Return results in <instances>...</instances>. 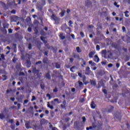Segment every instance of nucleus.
Returning <instances> with one entry per match:
<instances>
[{
    "instance_id": "nucleus-1",
    "label": "nucleus",
    "mask_w": 130,
    "mask_h": 130,
    "mask_svg": "<svg viewBox=\"0 0 130 130\" xmlns=\"http://www.w3.org/2000/svg\"><path fill=\"white\" fill-rule=\"evenodd\" d=\"M51 18L54 20L55 24H59V22H60V18L55 16V14H52V15L51 16Z\"/></svg>"
},
{
    "instance_id": "nucleus-2",
    "label": "nucleus",
    "mask_w": 130,
    "mask_h": 130,
    "mask_svg": "<svg viewBox=\"0 0 130 130\" xmlns=\"http://www.w3.org/2000/svg\"><path fill=\"white\" fill-rule=\"evenodd\" d=\"M93 128H96V130H102V127L101 125L96 126L94 124H93L92 126H89V129H93Z\"/></svg>"
},
{
    "instance_id": "nucleus-3",
    "label": "nucleus",
    "mask_w": 130,
    "mask_h": 130,
    "mask_svg": "<svg viewBox=\"0 0 130 130\" xmlns=\"http://www.w3.org/2000/svg\"><path fill=\"white\" fill-rule=\"evenodd\" d=\"M85 6L87 8H92V7H93L92 2L89 0H87L85 2Z\"/></svg>"
},
{
    "instance_id": "nucleus-4",
    "label": "nucleus",
    "mask_w": 130,
    "mask_h": 130,
    "mask_svg": "<svg viewBox=\"0 0 130 130\" xmlns=\"http://www.w3.org/2000/svg\"><path fill=\"white\" fill-rule=\"evenodd\" d=\"M36 8L38 11H42L43 10V6L40 3H37Z\"/></svg>"
},
{
    "instance_id": "nucleus-5",
    "label": "nucleus",
    "mask_w": 130,
    "mask_h": 130,
    "mask_svg": "<svg viewBox=\"0 0 130 130\" xmlns=\"http://www.w3.org/2000/svg\"><path fill=\"white\" fill-rule=\"evenodd\" d=\"M85 75H91L92 74V71H91V70H90V67H86V69H85Z\"/></svg>"
},
{
    "instance_id": "nucleus-6",
    "label": "nucleus",
    "mask_w": 130,
    "mask_h": 130,
    "mask_svg": "<svg viewBox=\"0 0 130 130\" xmlns=\"http://www.w3.org/2000/svg\"><path fill=\"white\" fill-rule=\"evenodd\" d=\"M40 124L41 125H42L43 124H45V123H47V120H46L45 119H41L40 120Z\"/></svg>"
},
{
    "instance_id": "nucleus-7",
    "label": "nucleus",
    "mask_w": 130,
    "mask_h": 130,
    "mask_svg": "<svg viewBox=\"0 0 130 130\" xmlns=\"http://www.w3.org/2000/svg\"><path fill=\"white\" fill-rule=\"evenodd\" d=\"M102 86H104V83H103V82L102 81H99L97 88L98 89H100V88H101Z\"/></svg>"
},
{
    "instance_id": "nucleus-8",
    "label": "nucleus",
    "mask_w": 130,
    "mask_h": 130,
    "mask_svg": "<svg viewBox=\"0 0 130 130\" xmlns=\"http://www.w3.org/2000/svg\"><path fill=\"white\" fill-rule=\"evenodd\" d=\"M32 73L34 74V75H37V74L39 73V70H37L36 67H34L32 68Z\"/></svg>"
},
{
    "instance_id": "nucleus-9",
    "label": "nucleus",
    "mask_w": 130,
    "mask_h": 130,
    "mask_svg": "<svg viewBox=\"0 0 130 130\" xmlns=\"http://www.w3.org/2000/svg\"><path fill=\"white\" fill-rule=\"evenodd\" d=\"M102 54L104 55L105 58H106V56H107V51L106 50H103L102 51Z\"/></svg>"
},
{
    "instance_id": "nucleus-10",
    "label": "nucleus",
    "mask_w": 130,
    "mask_h": 130,
    "mask_svg": "<svg viewBox=\"0 0 130 130\" xmlns=\"http://www.w3.org/2000/svg\"><path fill=\"white\" fill-rule=\"evenodd\" d=\"M26 64L27 68H29L31 67V61L30 60H26Z\"/></svg>"
},
{
    "instance_id": "nucleus-11",
    "label": "nucleus",
    "mask_w": 130,
    "mask_h": 130,
    "mask_svg": "<svg viewBox=\"0 0 130 130\" xmlns=\"http://www.w3.org/2000/svg\"><path fill=\"white\" fill-rule=\"evenodd\" d=\"M100 60V59L99 58V57H98V55H95L94 56V61H95V62H99Z\"/></svg>"
},
{
    "instance_id": "nucleus-12",
    "label": "nucleus",
    "mask_w": 130,
    "mask_h": 130,
    "mask_svg": "<svg viewBox=\"0 0 130 130\" xmlns=\"http://www.w3.org/2000/svg\"><path fill=\"white\" fill-rule=\"evenodd\" d=\"M95 53V52L94 51L90 52L89 53V57H90V58H92V57H93V55H94Z\"/></svg>"
},
{
    "instance_id": "nucleus-13",
    "label": "nucleus",
    "mask_w": 130,
    "mask_h": 130,
    "mask_svg": "<svg viewBox=\"0 0 130 130\" xmlns=\"http://www.w3.org/2000/svg\"><path fill=\"white\" fill-rule=\"evenodd\" d=\"M90 84L92 86H96L97 85V83H96V81L94 80H90Z\"/></svg>"
},
{
    "instance_id": "nucleus-14",
    "label": "nucleus",
    "mask_w": 130,
    "mask_h": 130,
    "mask_svg": "<svg viewBox=\"0 0 130 130\" xmlns=\"http://www.w3.org/2000/svg\"><path fill=\"white\" fill-rule=\"evenodd\" d=\"M25 125L26 128L27 129L30 128V122L29 121H26Z\"/></svg>"
},
{
    "instance_id": "nucleus-15",
    "label": "nucleus",
    "mask_w": 130,
    "mask_h": 130,
    "mask_svg": "<svg viewBox=\"0 0 130 130\" xmlns=\"http://www.w3.org/2000/svg\"><path fill=\"white\" fill-rule=\"evenodd\" d=\"M45 78H47V80H51V77H50V74H49V73L46 74Z\"/></svg>"
},
{
    "instance_id": "nucleus-16",
    "label": "nucleus",
    "mask_w": 130,
    "mask_h": 130,
    "mask_svg": "<svg viewBox=\"0 0 130 130\" xmlns=\"http://www.w3.org/2000/svg\"><path fill=\"white\" fill-rule=\"evenodd\" d=\"M45 39L46 38L44 37H41V40L42 41H43L45 44H46V43H47V41H46Z\"/></svg>"
},
{
    "instance_id": "nucleus-17",
    "label": "nucleus",
    "mask_w": 130,
    "mask_h": 130,
    "mask_svg": "<svg viewBox=\"0 0 130 130\" xmlns=\"http://www.w3.org/2000/svg\"><path fill=\"white\" fill-rule=\"evenodd\" d=\"M43 62H44V63H48V59L47 58V57H45L43 59Z\"/></svg>"
},
{
    "instance_id": "nucleus-18",
    "label": "nucleus",
    "mask_w": 130,
    "mask_h": 130,
    "mask_svg": "<svg viewBox=\"0 0 130 130\" xmlns=\"http://www.w3.org/2000/svg\"><path fill=\"white\" fill-rule=\"evenodd\" d=\"M98 75H99V76H101L102 77V76H103V75H104L105 73L104 71H99L98 72Z\"/></svg>"
},
{
    "instance_id": "nucleus-19",
    "label": "nucleus",
    "mask_w": 130,
    "mask_h": 130,
    "mask_svg": "<svg viewBox=\"0 0 130 130\" xmlns=\"http://www.w3.org/2000/svg\"><path fill=\"white\" fill-rule=\"evenodd\" d=\"M3 26L4 29H6V28H9V24L7 23H3Z\"/></svg>"
},
{
    "instance_id": "nucleus-20",
    "label": "nucleus",
    "mask_w": 130,
    "mask_h": 130,
    "mask_svg": "<svg viewBox=\"0 0 130 130\" xmlns=\"http://www.w3.org/2000/svg\"><path fill=\"white\" fill-rule=\"evenodd\" d=\"M59 37L60 38V39H61L62 40H63V39H64V38H66V37L64 36H63V34L61 33L59 35Z\"/></svg>"
},
{
    "instance_id": "nucleus-21",
    "label": "nucleus",
    "mask_w": 130,
    "mask_h": 130,
    "mask_svg": "<svg viewBox=\"0 0 130 130\" xmlns=\"http://www.w3.org/2000/svg\"><path fill=\"white\" fill-rule=\"evenodd\" d=\"M40 87L42 90H44L45 88V85H44V83L43 82L41 83L40 84Z\"/></svg>"
},
{
    "instance_id": "nucleus-22",
    "label": "nucleus",
    "mask_w": 130,
    "mask_h": 130,
    "mask_svg": "<svg viewBox=\"0 0 130 130\" xmlns=\"http://www.w3.org/2000/svg\"><path fill=\"white\" fill-rule=\"evenodd\" d=\"M48 105L47 106L49 108H50V109H53V108H54V107H53V106H51L50 104L49 103V102H48Z\"/></svg>"
},
{
    "instance_id": "nucleus-23",
    "label": "nucleus",
    "mask_w": 130,
    "mask_h": 130,
    "mask_svg": "<svg viewBox=\"0 0 130 130\" xmlns=\"http://www.w3.org/2000/svg\"><path fill=\"white\" fill-rule=\"evenodd\" d=\"M129 12L128 11H126L124 13L125 14V16L127 18H128L129 17V15H128V13Z\"/></svg>"
},
{
    "instance_id": "nucleus-24",
    "label": "nucleus",
    "mask_w": 130,
    "mask_h": 130,
    "mask_svg": "<svg viewBox=\"0 0 130 130\" xmlns=\"http://www.w3.org/2000/svg\"><path fill=\"white\" fill-rule=\"evenodd\" d=\"M78 85H79V88H82V87H83V82H82L81 81H78Z\"/></svg>"
},
{
    "instance_id": "nucleus-25",
    "label": "nucleus",
    "mask_w": 130,
    "mask_h": 130,
    "mask_svg": "<svg viewBox=\"0 0 130 130\" xmlns=\"http://www.w3.org/2000/svg\"><path fill=\"white\" fill-rule=\"evenodd\" d=\"M95 103H94V102H92L91 103V108H92L93 109H94V108H95Z\"/></svg>"
},
{
    "instance_id": "nucleus-26",
    "label": "nucleus",
    "mask_w": 130,
    "mask_h": 130,
    "mask_svg": "<svg viewBox=\"0 0 130 130\" xmlns=\"http://www.w3.org/2000/svg\"><path fill=\"white\" fill-rule=\"evenodd\" d=\"M76 50L78 53H80V52H82V50L80 48V47H76Z\"/></svg>"
},
{
    "instance_id": "nucleus-27",
    "label": "nucleus",
    "mask_w": 130,
    "mask_h": 130,
    "mask_svg": "<svg viewBox=\"0 0 130 130\" xmlns=\"http://www.w3.org/2000/svg\"><path fill=\"white\" fill-rule=\"evenodd\" d=\"M61 14V17H63L64 16V14H66V10H62Z\"/></svg>"
},
{
    "instance_id": "nucleus-28",
    "label": "nucleus",
    "mask_w": 130,
    "mask_h": 130,
    "mask_svg": "<svg viewBox=\"0 0 130 130\" xmlns=\"http://www.w3.org/2000/svg\"><path fill=\"white\" fill-rule=\"evenodd\" d=\"M73 57H74L75 58H78V59H79V58H80V56H79L78 54H74L73 55Z\"/></svg>"
},
{
    "instance_id": "nucleus-29",
    "label": "nucleus",
    "mask_w": 130,
    "mask_h": 130,
    "mask_svg": "<svg viewBox=\"0 0 130 130\" xmlns=\"http://www.w3.org/2000/svg\"><path fill=\"white\" fill-rule=\"evenodd\" d=\"M41 4L42 5V6L43 7H44V6H45V5H46V2H45V0H42V3H41Z\"/></svg>"
},
{
    "instance_id": "nucleus-30",
    "label": "nucleus",
    "mask_w": 130,
    "mask_h": 130,
    "mask_svg": "<svg viewBox=\"0 0 130 130\" xmlns=\"http://www.w3.org/2000/svg\"><path fill=\"white\" fill-rule=\"evenodd\" d=\"M113 108H114V107H113V106H111L110 108V109H109L108 110V112H111V111H112V110H113Z\"/></svg>"
},
{
    "instance_id": "nucleus-31",
    "label": "nucleus",
    "mask_w": 130,
    "mask_h": 130,
    "mask_svg": "<svg viewBox=\"0 0 130 130\" xmlns=\"http://www.w3.org/2000/svg\"><path fill=\"white\" fill-rule=\"evenodd\" d=\"M55 67H56V69H60V64H59L58 63H55Z\"/></svg>"
},
{
    "instance_id": "nucleus-32",
    "label": "nucleus",
    "mask_w": 130,
    "mask_h": 130,
    "mask_svg": "<svg viewBox=\"0 0 130 130\" xmlns=\"http://www.w3.org/2000/svg\"><path fill=\"white\" fill-rule=\"evenodd\" d=\"M3 77V81H6L7 80L8 77L6 75H2Z\"/></svg>"
},
{
    "instance_id": "nucleus-33",
    "label": "nucleus",
    "mask_w": 130,
    "mask_h": 130,
    "mask_svg": "<svg viewBox=\"0 0 130 130\" xmlns=\"http://www.w3.org/2000/svg\"><path fill=\"white\" fill-rule=\"evenodd\" d=\"M0 118L1 119H4L5 118V115L4 114H0Z\"/></svg>"
},
{
    "instance_id": "nucleus-34",
    "label": "nucleus",
    "mask_w": 130,
    "mask_h": 130,
    "mask_svg": "<svg viewBox=\"0 0 130 130\" xmlns=\"http://www.w3.org/2000/svg\"><path fill=\"white\" fill-rule=\"evenodd\" d=\"M82 60L83 61V64H81V67H82L83 68H84V66H86V61H84V59H82Z\"/></svg>"
},
{
    "instance_id": "nucleus-35",
    "label": "nucleus",
    "mask_w": 130,
    "mask_h": 130,
    "mask_svg": "<svg viewBox=\"0 0 130 130\" xmlns=\"http://www.w3.org/2000/svg\"><path fill=\"white\" fill-rule=\"evenodd\" d=\"M116 117L118 119H119V120H120V119H121V115L118 116V115H116Z\"/></svg>"
},
{
    "instance_id": "nucleus-36",
    "label": "nucleus",
    "mask_w": 130,
    "mask_h": 130,
    "mask_svg": "<svg viewBox=\"0 0 130 130\" xmlns=\"http://www.w3.org/2000/svg\"><path fill=\"white\" fill-rule=\"evenodd\" d=\"M80 35L82 38H84L85 37V35L84 34V32L83 31L80 32Z\"/></svg>"
},
{
    "instance_id": "nucleus-37",
    "label": "nucleus",
    "mask_w": 130,
    "mask_h": 130,
    "mask_svg": "<svg viewBox=\"0 0 130 130\" xmlns=\"http://www.w3.org/2000/svg\"><path fill=\"white\" fill-rule=\"evenodd\" d=\"M28 49H29V50L32 49V44H31L30 43H29V44H28Z\"/></svg>"
},
{
    "instance_id": "nucleus-38",
    "label": "nucleus",
    "mask_w": 130,
    "mask_h": 130,
    "mask_svg": "<svg viewBox=\"0 0 130 130\" xmlns=\"http://www.w3.org/2000/svg\"><path fill=\"white\" fill-rule=\"evenodd\" d=\"M45 46L47 47V48H48V49H49L50 48V46L47 43L45 44Z\"/></svg>"
},
{
    "instance_id": "nucleus-39",
    "label": "nucleus",
    "mask_w": 130,
    "mask_h": 130,
    "mask_svg": "<svg viewBox=\"0 0 130 130\" xmlns=\"http://www.w3.org/2000/svg\"><path fill=\"white\" fill-rule=\"evenodd\" d=\"M96 50H100V46H99V45H97L96 46Z\"/></svg>"
},
{
    "instance_id": "nucleus-40",
    "label": "nucleus",
    "mask_w": 130,
    "mask_h": 130,
    "mask_svg": "<svg viewBox=\"0 0 130 130\" xmlns=\"http://www.w3.org/2000/svg\"><path fill=\"white\" fill-rule=\"evenodd\" d=\"M60 107L62 108V109H66V106L63 104L60 105Z\"/></svg>"
},
{
    "instance_id": "nucleus-41",
    "label": "nucleus",
    "mask_w": 130,
    "mask_h": 130,
    "mask_svg": "<svg viewBox=\"0 0 130 130\" xmlns=\"http://www.w3.org/2000/svg\"><path fill=\"white\" fill-rule=\"evenodd\" d=\"M8 32L9 33H10V34H12V33H13V29L10 28L8 29Z\"/></svg>"
},
{
    "instance_id": "nucleus-42",
    "label": "nucleus",
    "mask_w": 130,
    "mask_h": 130,
    "mask_svg": "<svg viewBox=\"0 0 130 130\" xmlns=\"http://www.w3.org/2000/svg\"><path fill=\"white\" fill-rule=\"evenodd\" d=\"M28 102H29V100H25L24 101V103L23 104H27V103H28Z\"/></svg>"
},
{
    "instance_id": "nucleus-43",
    "label": "nucleus",
    "mask_w": 130,
    "mask_h": 130,
    "mask_svg": "<svg viewBox=\"0 0 130 130\" xmlns=\"http://www.w3.org/2000/svg\"><path fill=\"white\" fill-rule=\"evenodd\" d=\"M27 31L28 32H31L32 31V28L31 27H28Z\"/></svg>"
},
{
    "instance_id": "nucleus-44",
    "label": "nucleus",
    "mask_w": 130,
    "mask_h": 130,
    "mask_svg": "<svg viewBox=\"0 0 130 130\" xmlns=\"http://www.w3.org/2000/svg\"><path fill=\"white\" fill-rule=\"evenodd\" d=\"M82 121L83 122H86V117H82Z\"/></svg>"
},
{
    "instance_id": "nucleus-45",
    "label": "nucleus",
    "mask_w": 130,
    "mask_h": 130,
    "mask_svg": "<svg viewBox=\"0 0 130 130\" xmlns=\"http://www.w3.org/2000/svg\"><path fill=\"white\" fill-rule=\"evenodd\" d=\"M108 68H112L113 67V64L112 63H110L108 65Z\"/></svg>"
},
{
    "instance_id": "nucleus-46",
    "label": "nucleus",
    "mask_w": 130,
    "mask_h": 130,
    "mask_svg": "<svg viewBox=\"0 0 130 130\" xmlns=\"http://www.w3.org/2000/svg\"><path fill=\"white\" fill-rule=\"evenodd\" d=\"M41 63H42V61H39L36 63V64H41Z\"/></svg>"
},
{
    "instance_id": "nucleus-47",
    "label": "nucleus",
    "mask_w": 130,
    "mask_h": 130,
    "mask_svg": "<svg viewBox=\"0 0 130 130\" xmlns=\"http://www.w3.org/2000/svg\"><path fill=\"white\" fill-rule=\"evenodd\" d=\"M1 58H2V59H5V55H4L3 54H2L1 56Z\"/></svg>"
},
{
    "instance_id": "nucleus-48",
    "label": "nucleus",
    "mask_w": 130,
    "mask_h": 130,
    "mask_svg": "<svg viewBox=\"0 0 130 130\" xmlns=\"http://www.w3.org/2000/svg\"><path fill=\"white\" fill-rule=\"evenodd\" d=\"M96 65V63L93 62L91 64V67H95Z\"/></svg>"
},
{
    "instance_id": "nucleus-49",
    "label": "nucleus",
    "mask_w": 130,
    "mask_h": 130,
    "mask_svg": "<svg viewBox=\"0 0 130 130\" xmlns=\"http://www.w3.org/2000/svg\"><path fill=\"white\" fill-rule=\"evenodd\" d=\"M32 99H31V101H34V100H36V98L35 97V96H32Z\"/></svg>"
},
{
    "instance_id": "nucleus-50",
    "label": "nucleus",
    "mask_w": 130,
    "mask_h": 130,
    "mask_svg": "<svg viewBox=\"0 0 130 130\" xmlns=\"http://www.w3.org/2000/svg\"><path fill=\"white\" fill-rule=\"evenodd\" d=\"M11 127L12 129H15V125L12 124Z\"/></svg>"
},
{
    "instance_id": "nucleus-51",
    "label": "nucleus",
    "mask_w": 130,
    "mask_h": 130,
    "mask_svg": "<svg viewBox=\"0 0 130 130\" xmlns=\"http://www.w3.org/2000/svg\"><path fill=\"white\" fill-rule=\"evenodd\" d=\"M122 49L123 50L124 52H127V48H123Z\"/></svg>"
},
{
    "instance_id": "nucleus-52",
    "label": "nucleus",
    "mask_w": 130,
    "mask_h": 130,
    "mask_svg": "<svg viewBox=\"0 0 130 130\" xmlns=\"http://www.w3.org/2000/svg\"><path fill=\"white\" fill-rule=\"evenodd\" d=\"M47 97H48L49 99H51V95L49 94H47Z\"/></svg>"
},
{
    "instance_id": "nucleus-53",
    "label": "nucleus",
    "mask_w": 130,
    "mask_h": 130,
    "mask_svg": "<svg viewBox=\"0 0 130 130\" xmlns=\"http://www.w3.org/2000/svg\"><path fill=\"white\" fill-rule=\"evenodd\" d=\"M83 41H84V43H85V44H86V45L88 44V42H87L86 39H84Z\"/></svg>"
},
{
    "instance_id": "nucleus-54",
    "label": "nucleus",
    "mask_w": 130,
    "mask_h": 130,
    "mask_svg": "<svg viewBox=\"0 0 130 130\" xmlns=\"http://www.w3.org/2000/svg\"><path fill=\"white\" fill-rule=\"evenodd\" d=\"M63 27H64L65 29H67L68 28V25H67V23H65L63 25Z\"/></svg>"
},
{
    "instance_id": "nucleus-55",
    "label": "nucleus",
    "mask_w": 130,
    "mask_h": 130,
    "mask_svg": "<svg viewBox=\"0 0 130 130\" xmlns=\"http://www.w3.org/2000/svg\"><path fill=\"white\" fill-rule=\"evenodd\" d=\"M18 109H20L21 108V104H17Z\"/></svg>"
},
{
    "instance_id": "nucleus-56",
    "label": "nucleus",
    "mask_w": 130,
    "mask_h": 130,
    "mask_svg": "<svg viewBox=\"0 0 130 130\" xmlns=\"http://www.w3.org/2000/svg\"><path fill=\"white\" fill-rule=\"evenodd\" d=\"M34 127H35V128L38 129V128H39V126H38V125H35Z\"/></svg>"
},
{
    "instance_id": "nucleus-57",
    "label": "nucleus",
    "mask_w": 130,
    "mask_h": 130,
    "mask_svg": "<svg viewBox=\"0 0 130 130\" xmlns=\"http://www.w3.org/2000/svg\"><path fill=\"white\" fill-rule=\"evenodd\" d=\"M122 29L123 30V32H125V27L124 26L122 27Z\"/></svg>"
},
{
    "instance_id": "nucleus-58",
    "label": "nucleus",
    "mask_w": 130,
    "mask_h": 130,
    "mask_svg": "<svg viewBox=\"0 0 130 130\" xmlns=\"http://www.w3.org/2000/svg\"><path fill=\"white\" fill-rule=\"evenodd\" d=\"M103 91L105 94H107V90H106V89H103Z\"/></svg>"
},
{
    "instance_id": "nucleus-59",
    "label": "nucleus",
    "mask_w": 130,
    "mask_h": 130,
    "mask_svg": "<svg viewBox=\"0 0 130 130\" xmlns=\"http://www.w3.org/2000/svg\"><path fill=\"white\" fill-rule=\"evenodd\" d=\"M11 13L12 14H16V10H13L12 11H11Z\"/></svg>"
},
{
    "instance_id": "nucleus-60",
    "label": "nucleus",
    "mask_w": 130,
    "mask_h": 130,
    "mask_svg": "<svg viewBox=\"0 0 130 130\" xmlns=\"http://www.w3.org/2000/svg\"><path fill=\"white\" fill-rule=\"evenodd\" d=\"M119 66H120L119 63H116V68H117V69H118V68H119Z\"/></svg>"
},
{
    "instance_id": "nucleus-61",
    "label": "nucleus",
    "mask_w": 130,
    "mask_h": 130,
    "mask_svg": "<svg viewBox=\"0 0 130 130\" xmlns=\"http://www.w3.org/2000/svg\"><path fill=\"white\" fill-rule=\"evenodd\" d=\"M1 73L5 74V75H7V73L6 72V71H3V70H2V71H1Z\"/></svg>"
},
{
    "instance_id": "nucleus-62",
    "label": "nucleus",
    "mask_w": 130,
    "mask_h": 130,
    "mask_svg": "<svg viewBox=\"0 0 130 130\" xmlns=\"http://www.w3.org/2000/svg\"><path fill=\"white\" fill-rule=\"evenodd\" d=\"M67 105V101H63V105L66 106Z\"/></svg>"
},
{
    "instance_id": "nucleus-63",
    "label": "nucleus",
    "mask_w": 130,
    "mask_h": 130,
    "mask_svg": "<svg viewBox=\"0 0 130 130\" xmlns=\"http://www.w3.org/2000/svg\"><path fill=\"white\" fill-rule=\"evenodd\" d=\"M13 47H14V48H17V45L16 44H14L13 45Z\"/></svg>"
},
{
    "instance_id": "nucleus-64",
    "label": "nucleus",
    "mask_w": 130,
    "mask_h": 130,
    "mask_svg": "<svg viewBox=\"0 0 130 130\" xmlns=\"http://www.w3.org/2000/svg\"><path fill=\"white\" fill-rule=\"evenodd\" d=\"M54 101L55 102H57L58 103V99H54Z\"/></svg>"
}]
</instances>
